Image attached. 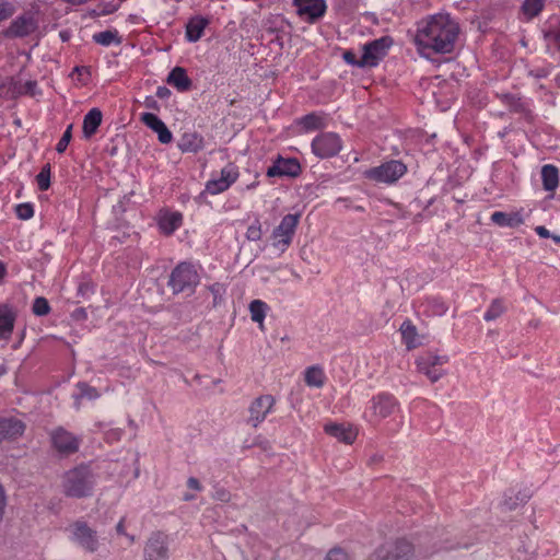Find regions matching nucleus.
Returning a JSON list of instances; mask_svg holds the SVG:
<instances>
[{
  "mask_svg": "<svg viewBox=\"0 0 560 560\" xmlns=\"http://www.w3.org/2000/svg\"><path fill=\"white\" fill-rule=\"evenodd\" d=\"M95 43L102 46H110L112 44H120V38L116 31H104L93 35Z\"/></svg>",
  "mask_w": 560,
  "mask_h": 560,
  "instance_id": "nucleus-34",
  "label": "nucleus"
},
{
  "mask_svg": "<svg viewBox=\"0 0 560 560\" xmlns=\"http://www.w3.org/2000/svg\"><path fill=\"white\" fill-rule=\"evenodd\" d=\"M141 121L154 132L164 125V122L153 113H143L141 115Z\"/></svg>",
  "mask_w": 560,
  "mask_h": 560,
  "instance_id": "nucleus-40",
  "label": "nucleus"
},
{
  "mask_svg": "<svg viewBox=\"0 0 560 560\" xmlns=\"http://www.w3.org/2000/svg\"><path fill=\"white\" fill-rule=\"evenodd\" d=\"M70 532V540L88 552L98 550L100 541L97 534L85 522L78 521L68 528Z\"/></svg>",
  "mask_w": 560,
  "mask_h": 560,
  "instance_id": "nucleus-6",
  "label": "nucleus"
},
{
  "mask_svg": "<svg viewBox=\"0 0 560 560\" xmlns=\"http://www.w3.org/2000/svg\"><path fill=\"white\" fill-rule=\"evenodd\" d=\"M535 232L540 236V237H544V238H548V237H551V233L549 232L548 229H546L545 226L542 225H538L535 228Z\"/></svg>",
  "mask_w": 560,
  "mask_h": 560,
  "instance_id": "nucleus-50",
  "label": "nucleus"
},
{
  "mask_svg": "<svg viewBox=\"0 0 560 560\" xmlns=\"http://www.w3.org/2000/svg\"><path fill=\"white\" fill-rule=\"evenodd\" d=\"M52 447L63 456L78 452L81 440L63 428H57L50 433Z\"/></svg>",
  "mask_w": 560,
  "mask_h": 560,
  "instance_id": "nucleus-10",
  "label": "nucleus"
},
{
  "mask_svg": "<svg viewBox=\"0 0 560 560\" xmlns=\"http://www.w3.org/2000/svg\"><path fill=\"white\" fill-rule=\"evenodd\" d=\"M199 280V275L194 265L189 262H180L173 269L168 280V285L175 294L182 292H194Z\"/></svg>",
  "mask_w": 560,
  "mask_h": 560,
  "instance_id": "nucleus-3",
  "label": "nucleus"
},
{
  "mask_svg": "<svg viewBox=\"0 0 560 560\" xmlns=\"http://www.w3.org/2000/svg\"><path fill=\"white\" fill-rule=\"evenodd\" d=\"M82 314H85L84 310H80L79 316H82Z\"/></svg>",
  "mask_w": 560,
  "mask_h": 560,
  "instance_id": "nucleus-64",
  "label": "nucleus"
},
{
  "mask_svg": "<svg viewBox=\"0 0 560 560\" xmlns=\"http://www.w3.org/2000/svg\"><path fill=\"white\" fill-rule=\"evenodd\" d=\"M436 308L434 310V314L442 315L446 312L447 307L443 302L434 301Z\"/></svg>",
  "mask_w": 560,
  "mask_h": 560,
  "instance_id": "nucleus-53",
  "label": "nucleus"
},
{
  "mask_svg": "<svg viewBox=\"0 0 560 560\" xmlns=\"http://www.w3.org/2000/svg\"><path fill=\"white\" fill-rule=\"evenodd\" d=\"M544 5V0H524L522 10L528 19H533L542 11Z\"/></svg>",
  "mask_w": 560,
  "mask_h": 560,
  "instance_id": "nucleus-35",
  "label": "nucleus"
},
{
  "mask_svg": "<svg viewBox=\"0 0 560 560\" xmlns=\"http://www.w3.org/2000/svg\"><path fill=\"white\" fill-rule=\"evenodd\" d=\"M256 185H257V183H253V184L248 185V186H247V188H248V189L255 188V187H256Z\"/></svg>",
  "mask_w": 560,
  "mask_h": 560,
  "instance_id": "nucleus-62",
  "label": "nucleus"
},
{
  "mask_svg": "<svg viewBox=\"0 0 560 560\" xmlns=\"http://www.w3.org/2000/svg\"><path fill=\"white\" fill-rule=\"evenodd\" d=\"M210 290L214 295V302H217L218 296L221 294L222 285L219 283H214L210 287Z\"/></svg>",
  "mask_w": 560,
  "mask_h": 560,
  "instance_id": "nucleus-54",
  "label": "nucleus"
},
{
  "mask_svg": "<svg viewBox=\"0 0 560 560\" xmlns=\"http://www.w3.org/2000/svg\"><path fill=\"white\" fill-rule=\"evenodd\" d=\"M542 187L547 191H555L559 185V171L555 165L546 164L541 167Z\"/></svg>",
  "mask_w": 560,
  "mask_h": 560,
  "instance_id": "nucleus-28",
  "label": "nucleus"
},
{
  "mask_svg": "<svg viewBox=\"0 0 560 560\" xmlns=\"http://www.w3.org/2000/svg\"><path fill=\"white\" fill-rule=\"evenodd\" d=\"M209 20L201 16L196 15L191 18L186 25V38L190 43L198 42L205 32V28L208 26Z\"/></svg>",
  "mask_w": 560,
  "mask_h": 560,
  "instance_id": "nucleus-22",
  "label": "nucleus"
},
{
  "mask_svg": "<svg viewBox=\"0 0 560 560\" xmlns=\"http://www.w3.org/2000/svg\"><path fill=\"white\" fill-rule=\"evenodd\" d=\"M25 431V424L15 418H0V432L2 441L7 439H16Z\"/></svg>",
  "mask_w": 560,
  "mask_h": 560,
  "instance_id": "nucleus-21",
  "label": "nucleus"
},
{
  "mask_svg": "<svg viewBox=\"0 0 560 560\" xmlns=\"http://www.w3.org/2000/svg\"><path fill=\"white\" fill-rule=\"evenodd\" d=\"M556 39H557L558 45H559V47H560V31L557 33V35H556Z\"/></svg>",
  "mask_w": 560,
  "mask_h": 560,
  "instance_id": "nucleus-61",
  "label": "nucleus"
},
{
  "mask_svg": "<svg viewBox=\"0 0 560 560\" xmlns=\"http://www.w3.org/2000/svg\"><path fill=\"white\" fill-rule=\"evenodd\" d=\"M16 215L22 220H28L34 215V209L30 203H21L16 207Z\"/></svg>",
  "mask_w": 560,
  "mask_h": 560,
  "instance_id": "nucleus-44",
  "label": "nucleus"
},
{
  "mask_svg": "<svg viewBox=\"0 0 560 560\" xmlns=\"http://www.w3.org/2000/svg\"><path fill=\"white\" fill-rule=\"evenodd\" d=\"M82 314H85L84 310H80L79 316H82Z\"/></svg>",
  "mask_w": 560,
  "mask_h": 560,
  "instance_id": "nucleus-63",
  "label": "nucleus"
},
{
  "mask_svg": "<svg viewBox=\"0 0 560 560\" xmlns=\"http://www.w3.org/2000/svg\"><path fill=\"white\" fill-rule=\"evenodd\" d=\"M306 385H323L326 382V374L320 365L308 366L304 372Z\"/></svg>",
  "mask_w": 560,
  "mask_h": 560,
  "instance_id": "nucleus-32",
  "label": "nucleus"
},
{
  "mask_svg": "<svg viewBox=\"0 0 560 560\" xmlns=\"http://www.w3.org/2000/svg\"><path fill=\"white\" fill-rule=\"evenodd\" d=\"M268 310V304L261 300H254L249 304L250 318L259 325L260 329H264V320Z\"/></svg>",
  "mask_w": 560,
  "mask_h": 560,
  "instance_id": "nucleus-29",
  "label": "nucleus"
},
{
  "mask_svg": "<svg viewBox=\"0 0 560 560\" xmlns=\"http://www.w3.org/2000/svg\"><path fill=\"white\" fill-rule=\"evenodd\" d=\"M103 433H104L105 440L108 443H114L121 439L122 430L119 428H107V425H106L103 428Z\"/></svg>",
  "mask_w": 560,
  "mask_h": 560,
  "instance_id": "nucleus-43",
  "label": "nucleus"
},
{
  "mask_svg": "<svg viewBox=\"0 0 560 560\" xmlns=\"http://www.w3.org/2000/svg\"><path fill=\"white\" fill-rule=\"evenodd\" d=\"M328 115L314 112L301 117L299 125L304 129V131L310 132L326 128L328 126Z\"/></svg>",
  "mask_w": 560,
  "mask_h": 560,
  "instance_id": "nucleus-20",
  "label": "nucleus"
},
{
  "mask_svg": "<svg viewBox=\"0 0 560 560\" xmlns=\"http://www.w3.org/2000/svg\"><path fill=\"white\" fill-rule=\"evenodd\" d=\"M182 152L196 153L203 148V138L197 132H185L178 142Z\"/></svg>",
  "mask_w": 560,
  "mask_h": 560,
  "instance_id": "nucleus-24",
  "label": "nucleus"
},
{
  "mask_svg": "<svg viewBox=\"0 0 560 560\" xmlns=\"http://www.w3.org/2000/svg\"><path fill=\"white\" fill-rule=\"evenodd\" d=\"M491 221L499 226L516 228L524 223V219L520 212L506 213L495 211L491 214Z\"/></svg>",
  "mask_w": 560,
  "mask_h": 560,
  "instance_id": "nucleus-26",
  "label": "nucleus"
},
{
  "mask_svg": "<svg viewBox=\"0 0 560 560\" xmlns=\"http://www.w3.org/2000/svg\"><path fill=\"white\" fill-rule=\"evenodd\" d=\"M381 549L375 555L377 560H407L412 553V546L408 541H399L394 547V552Z\"/></svg>",
  "mask_w": 560,
  "mask_h": 560,
  "instance_id": "nucleus-19",
  "label": "nucleus"
},
{
  "mask_svg": "<svg viewBox=\"0 0 560 560\" xmlns=\"http://www.w3.org/2000/svg\"><path fill=\"white\" fill-rule=\"evenodd\" d=\"M166 82L176 88L180 92L189 90L191 81L188 78L186 70L182 67H175L167 77Z\"/></svg>",
  "mask_w": 560,
  "mask_h": 560,
  "instance_id": "nucleus-27",
  "label": "nucleus"
},
{
  "mask_svg": "<svg viewBox=\"0 0 560 560\" xmlns=\"http://www.w3.org/2000/svg\"><path fill=\"white\" fill-rule=\"evenodd\" d=\"M101 394L96 390V387H82L80 394H74V405L77 408L82 404L84 399L94 400Z\"/></svg>",
  "mask_w": 560,
  "mask_h": 560,
  "instance_id": "nucleus-37",
  "label": "nucleus"
},
{
  "mask_svg": "<svg viewBox=\"0 0 560 560\" xmlns=\"http://www.w3.org/2000/svg\"><path fill=\"white\" fill-rule=\"evenodd\" d=\"M299 222V213H289L281 219L279 225L273 229L270 235L271 245L275 249L284 253L290 247Z\"/></svg>",
  "mask_w": 560,
  "mask_h": 560,
  "instance_id": "nucleus-4",
  "label": "nucleus"
},
{
  "mask_svg": "<svg viewBox=\"0 0 560 560\" xmlns=\"http://www.w3.org/2000/svg\"><path fill=\"white\" fill-rule=\"evenodd\" d=\"M183 217L179 212H172L163 215L160 219L159 225L160 229L165 234H172L182 225Z\"/></svg>",
  "mask_w": 560,
  "mask_h": 560,
  "instance_id": "nucleus-30",
  "label": "nucleus"
},
{
  "mask_svg": "<svg viewBox=\"0 0 560 560\" xmlns=\"http://www.w3.org/2000/svg\"><path fill=\"white\" fill-rule=\"evenodd\" d=\"M7 273V268H5V265L0 261V281L4 278Z\"/></svg>",
  "mask_w": 560,
  "mask_h": 560,
  "instance_id": "nucleus-56",
  "label": "nucleus"
},
{
  "mask_svg": "<svg viewBox=\"0 0 560 560\" xmlns=\"http://www.w3.org/2000/svg\"><path fill=\"white\" fill-rule=\"evenodd\" d=\"M5 506V494L2 486L0 485V522L2 521L3 511Z\"/></svg>",
  "mask_w": 560,
  "mask_h": 560,
  "instance_id": "nucleus-51",
  "label": "nucleus"
},
{
  "mask_svg": "<svg viewBox=\"0 0 560 560\" xmlns=\"http://www.w3.org/2000/svg\"><path fill=\"white\" fill-rule=\"evenodd\" d=\"M324 431L346 444H352L358 435L357 429L350 423L329 422L324 425Z\"/></svg>",
  "mask_w": 560,
  "mask_h": 560,
  "instance_id": "nucleus-15",
  "label": "nucleus"
},
{
  "mask_svg": "<svg viewBox=\"0 0 560 560\" xmlns=\"http://www.w3.org/2000/svg\"><path fill=\"white\" fill-rule=\"evenodd\" d=\"M163 91H166V89H163V90L160 89L159 92H158V95L159 96L165 95V92H163Z\"/></svg>",
  "mask_w": 560,
  "mask_h": 560,
  "instance_id": "nucleus-60",
  "label": "nucleus"
},
{
  "mask_svg": "<svg viewBox=\"0 0 560 560\" xmlns=\"http://www.w3.org/2000/svg\"><path fill=\"white\" fill-rule=\"evenodd\" d=\"M185 501H191L195 499V495L194 494H190V493H185L184 494V498H183Z\"/></svg>",
  "mask_w": 560,
  "mask_h": 560,
  "instance_id": "nucleus-57",
  "label": "nucleus"
},
{
  "mask_svg": "<svg viewBox=\"0 0 560 560\" xmlns=\"http://www.w3.org/2000/svg\"><path fill=\"white\" fill-rule=\"evenodd\" d=\"M16 312L9 304H0V340H8L13 331Z\"/></svg>",
  "mask_w": 560,
  "mask_h": 560,
  "instance_id": "nucleus-18",
  "label": "nucleus"
},
{
  "mask_svg": "<svg viewBox=\"0 0 560 560\" xmlns=\"http://www.w3.org/2000/svg\"><path fill=\"white\" fill-rule=\"evenodd\" d=\"M95 475L89 465L77 466L62 477V492L70 498H85L93 492Z\"/></svg>",
  "mask_w": 560,
  "mask_h": 560,
  "instance_id": "nucleus-2",
  "label": "nucleus"
},
{
  "mask_svg": "<svg viewBox=\"0 0 560 560\" xmlns=\"http://www.w3.org/2000/svg\"><path fill=\"white\" fill-rule=\"evenodd\" d=\"M79 294L82 296L88 295L90 292H92V288L89 283H81L78 289Z\"/></svg>",
  "mask_w": 560,
  "mask_h": 560,
  "instance_id": "nucleus-52",
  "label": "nucleus"
},
{
  "mask_svg": "<svg viewBox=\"0 0 560 560\" xmlns=\"http://www.w3.org/2000/svg\"><path fill=\"white\" fill-rule=\"evenodd\" d=\"M301 166L296 159L278 158L267 170L268 177H295L300 174Z\"/></svg>",
  "mask_w": 560,
  "mask_h": 560,
  "instance_id": "nucleus-14",
  "label": "nucleus"
},
{
  "mask_svg": "<svg viewBox=\"0 0 560 560\" xmlns=\"http://www.w3.org/2000/svg\"><path fill=\"white\" fill-rule=\"evenodd\" d=\"M35 30V24L30 16H20L15 19L7 31V34L12 37H24Z\"/></svg>",
  "mask_w": 560,
  "mask_h": 560,
  "instance_id": "nucleus-23",
  "label": "nucleus"
},
{
  "mask_svg": "<svg viewBox=\"0 0 560 560\" xmlns=\"http://www.w3.org/2000/svg\"><path fill=\"white\" fill-rule=\"evenodd\" d=\"M71 138H72V125H69L56 145V150L58 153H62L66 151Z\"/></svg>",
  "mask_w": 560,
  "mask_h": 560,
  "instance_id": "nucleus-42",
  "label": "nucleus"
},
{
  "mask_svg": "<svg viewBox=\"0 0 560 560\" xmlns=\"http://www.w3.org/2000/svg\"><path fill=\"white\" fill-rule=\"evenodd\" d=\"M145 560H168L167 536L154 533L144 548Z\"/></svg>",
  "mask_w": 560,
  "mask_h": 560,
  "instance_id": "nucleus-13",
  "label": "nucleus"
},
{
  "mask_svg": "<svg viewBox=\"0 0 560 560\" xmlns=\"http://www.w3.org/2000/svg\"><path fill=\"white\" fill-rule=\"evenodd\" d=\"M402 340L408 349L416 348L419 342L417 340V329L410 322H404L400 326Z\"/></svg>",
  "mask_w": 560,
  "mask_h": 560,
  "instance_id": "nucleus-33",
  "label": "nucleus"
},
{
  "mask_svg": "<svg viewBox=\"0 0 560 560\" xmlns=\"http://www.w3.org/2000/svg\"><path fill=\"white\" fill-rule=\"evenodd\" d=\"M343 60L349 65L365 68V66L361 65V57L358 58L357 55L351 50H347L343 52Z\"/></svg>",
  "mask_w": 560,
  "mask_h": 560,
  "instance_id": "nucleus-46",
  "label": "nucleus"
},
{
  "mask_svg": "<svg viewBox=\"0 0 560 560\" xmlns=\"http://www.w3.org/2000/svg\"><path fill=\"white\" fill-rule=\"evenodd\" d=\"M116 529H117V533H118V534L126 535L130 542H132V541H133V537H132V536H129V535H127V534L125 533V527H124L122 521H120V522L117 524Z\"/></svg>",
  "mask_w": 560,
  "mask_h": 560,
  "instance_id": "nucleus-55",
  "label": "nucleus"
},
{
  "mask_svg": "<svg viewBox=\"0 0 560 560\" xmlns=\"http://www.w3.org/2000/svg\"><path fill=\"white\" fill-rule=\"evenodd\" d=\"M10 91L12 92V96H18L22 94H27L31 96H35L38 93L36 81H26L25 83L10 81Z\"/></svg>",
  "mask_w": 560,
  "mask_h": 560,
  "instance_id": "nucleus-31",
  "label": "nucleus"
},
{
  "mask_svg": "<svg viewBox=\"0 0 560 560\" xmlns=\"http://www.w3.org/2000/svg\"><path fill=\"white\" fill-rule=\"evenodd\" d=\"M36 182L40 190H47L50 186V165L46 164L36 176Z\"/></svg>",
  "mask_w": 560,
  "mask_h": 560,
  "instance_id": "nucleus-39",
  "label": "nucleus"
},
{
  "mask_svg": "<svg viewBox=\"0 0 560 560\" xmlns=\"http://www.w3.org/2000/svg\"><path fill=\"white\" fill-rule=\"evenodd\" d=\"M445 361L444 357L428 354L417 361L418 370L420 373L427 375L430 382L434 383L439 381L441 375V371L436 366L442 365Z\"/></svg>",
  "mask_w": 560,
  "mask_h": 560,
  "instance_id": "nucleus-17",
  "label": "nucleus"
},
{
  "mask_svg": "<svg viewBox=\"0 0 560 560\" xmlns=\"http://www.w3.org/2000/svg\"><path fill=\"white\" fill-rule=\"evenodd\" d=\"M293 4L299 16L308 23H314L326 12L325 0H293Z\"/></svg>",
  "mask_w": 560,
  "mask_h": 560,
  "instance_id": "nucleus-12",
  "label": "nucleus"
},
{
  "mask_svg": "<svg viewBox=\"0 0 560 560\" xmlns=\"http://www.w3.org/2000/svg\"><path fill=\"white\" fill-rule=\"evenodd\" d=\"M261 236H262V230H261V224L259 222V220H255L248 228H247V231H246V238L248 241H253V242H256V241H259L261 240Z\"/></svg>",
  "mask_w": 560,
  "mask_h": 560,
  "instance_id": "nucleus-41",
  "label": "nucleus"
},
{
  "mask_svg": "<svg viewBox=\"0 0 560 560\" xmlns=\"http://www.w3.org/2000/svg\"><path fill=\"white\" fill-rule=\"evenodd\" d=\"M32 311L36 316H45L49 314L50 306L47 299L38 296L34 300Z\"/></svg>",
  "mask_w": 560,
  "mask_h": 560,
  "instance_id": "nucleus-38",
  "label": "nucleus"
},
{
  "mask_svg": "<svg viewBox=\"0 0 560 560\" xmlns=\"http://www.w3.org/2000/svg\"><path fill=\"white\" fill-rule=\"evenodd\" d=\"M505 311V306L500 299H495L491 302L490 306L486 311L483 318L487 322H491L500 317Z\"/></svg>",
  "mask_w": 560,
  "mask_h": 560,
  "instance_id": "nucleus-36",
  "label": "nucleus"
},
{
  "mask_svg": "<svg viewBox=\"0 0 560 560\" xmlns=\"http://www.w3.org/2000/svg\"><path fill=\"white\" fill-rule=\"evenodd\" d=\"M551 237L553 238V241H555L556 243H560V236H558V235H551Z\"/></svg>",
  "mask_w": 560,
  "mask_h": 560,
  "instance_id": "nucleus-59",
  "label": "nucleus"
},
{
  "mask_svg": "<svg viewBox=\"0 0 560 560\" xmlns=\"http://www.w3.org/2000/svg\"><path fill=\"white\" fill-rule=\"evenodd\" d=\"M396 409V401L389 395H378L371 401L365 417L372 424L378 423L382 419L389 417Z\"/></svg>",
  "mask_w": 560,
  "mask_h": 560,
  "instance_id": "nucleus-11",
  "label": "nucleus"
},
{
  "mask_svg": "<svg viewBox=\"0 0 560 560\" xmlns=\"http://www.w3.org/2000/svg\"><path fill=\"white\" fill-rule=\"evenodd\" d=\"M275 404L271 395H264L255 399L249 408L253 427H257L268 415Z\"/></svg>",
  "mask_w": 560,
  "mask_h": 560,
  "instance_id": "nucleus-16",
  "label": "nucleus"
},
{
  "mask_svg": "<svg viewBox=\"0 0 560 560\" xmlns=\"http://www.w3.org/2000/svg\"><path fill=\"white\" fill-rule=\"evenodd\" d=\"M393 39L389 36H382L363 45L361 65L365 67H376L382 59L385 58Z\"/></svg>",
  "mask_w": 560,
  "mask_h": 560,
  "instance_id": "nucleus-7",
  "label": "nucleus"
},
{
  "mask_svg": "<svg viewBox=\"0 0 560 560\" xmlns=\"http://www.w3.org/2000/svg\"><path fill=\"white\" fill-rule=\"evenodd\" d=\"M407 172V166L397 160L387 161L364 172L366 178L377 183L394 184Z\"/></svg>",
  "mask_w": 560,
  "mask_h": 560,
  "instance_id": "nucleus-5",
  "label": "nucleus"
},
{
  "mask_svg": "<svg viewBox=\"0 0 560 560\" xmlns=\"http://www.w3.org/2000/svg\"><path fill=\"white\" fill-rule=\"evenodd\" d=\"M238 175V168L232 163L228 164L206 183L205 192L212 196L224 192L237 180Z\"/></svg>",
  "mask_w": 560,
  "mask_h": 560,
  "instance_id": "nucleus-9",
  "label": "nucleus"
},
{
  "mask_svg": "<svg viewBox=\"0 0 560 560\" xmlns=\"http://www.w3.org/2000/svg\"><path fill=\"white\" fill-rule=\"evenodd\" d=\"M326 560H349V558L340 548H334L327 553Z\"/></svg>",
  "mask_w": 560,
  "mask_h": 560,
  "instance_id": "nucleus-47",
  "label": "nucleus"
},
{
  "mask_svg": "<svg viewBox=\"0 0 560 560\" xmlns=\"http://www.w3.org/2000/svg\"><path fill=\"white\" fill-rule=\"evenodd\" d=\"M187 486L188 488L192 489V490H196V491H201L202 490V486L201 483L199 482V480L195 477H190L188 478L187 480Z\"/></svg>",
  "mask_w": 560,
  "mask_h": 560,
  "instance_id": "nucleus-49",
  "label": "nucleus"
},
{
  "mask_svg": "<svg viewBox=\"0 0 560 560\" xmlns=\"http://www.w3.org/2000/svg\"><path fill=\"white\" fill-rule=\"evenodd\" d=\"M226 498H228V494L225 492H222L219 494L220 500H226Z\"/></svg>",
  "mask_w": 560,
  "mask_h": 560,
  "instance_id": "nucleus-58",
  "label": "nucleus"
},
{
  "mask_svg": "<svg viewBox=\"0 0 560 560\" xmlns=\"http://www.w3.org/2000/svg\"><path fill=\"white\" fill-rule=\"evenodd\" d=\"M155 132L158 133L159 141L163 144L170 143L173 139L172 132L165 124Z\"/></svg>",
  "mask_w": 560,
  "mask_h": 560,
  "instance_id": "nucleus-45",
  "label": "nucleus"
},
{
  "mask_svg": "<svg viewBox=\"0 0 560 560\" xmlns=\"http://www.w3.org/2000/svg\"><path fill=\"white\" fill-rule=\"evenodd\" d=\"M459 34L458 24L450 14L429 15L417 23L413 43L420 56L431 58L435 54H450Z\"/></svg>",
  "mask_w": 560,
  "mask_h": 560,
  "instance_id": "nucleus-1",
  "label": "nucleus"
},
{
  "mask_svg": "<svg viewBox=\"0 0 560 560\" xmlns=\"http://www.w3.org/2000/svg\"><path fill=\"white\" fill-rule=\"evenodd\" d=\"M13 14V7L9 2H0V22Z\"/></svg>",
  "mask_w": 560,
  "mask_h": 560,
  "instance_id": "nucleus-48",
  "label": "nucleus"
},
{
  "mask_svg": "<svg viewBox=\"0 0 560 560\" xmlns=\"http://www.w3.org/2000/svg\"><path fill=\"white\" fill-rule=\"evenodd\" d=\"M102 112L98 108H92L83 118L82 131L84 138H91L102 124Z\"/></svg>",
  "mask_w": 560,
  "mask_h": 560,
  "instance_id": "nucleus-25",
  "label": "nucleus"
},
{
  "mask_svg": "<svg viewBox=\"0 0 560 560\" xmlns=\"http://www.w3.org/2000/svg\"><path fill=\"white\" fill-rule=\"evenodd\" d=\"M312 152L319 159L337 155L342 149V140L336 132H322L312 141Z\"/></svg>",
  "mask_w": 560,
  "mask_h": 560,
  "instance_id": "nucleus-8",
  "label": "nucleus"
}]
</instances>
